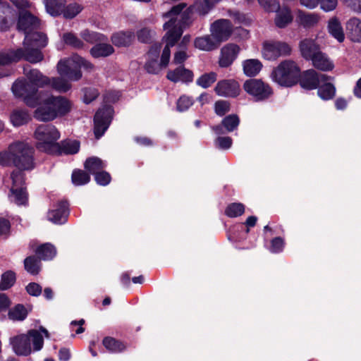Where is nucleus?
Wrapping results in <instances>:
<instances>
[{"label": "nucleus", "instance_id": "f8f14e48", "mask_svg": "<svg viewBox=\"0 0 361 361\" xmlns=\"http://www.w3.org/2000/svg\"><path fill=\"white\" fill-rule=\"evenodd\" d=\"M114 110L110 106H105L97 111L94 116V132L96 138L99 139L108 128L113 115Z\"/></svg>", "mask_w": 361, "mask_h": 361}, {"label": "nucleus", "instance_id": "412c9836", "mask_svg": "<svg viewBox=\"0 0 361 361\" xmlns=\"http://www.w3.org/2000/svg\"><path fill=\"white\" fill-rule=\"evenodd\" d=\"M345 29L348 37L355 42H361V20L353 17L345 23Z\"/></svg>", "mask_w": 361, "mask_h": 361}, {"label": "nucleus", "instance_id": "2f4dec72", "mask_svg": "<svg viewBox=\"0 0 361 361\" xmlns=\"http://www.w3.org/2000/svg\"><path fill=\"white\" fill-rule=\"evenodd\" d=\"M243 73L248 77L257 75L262 68V63L258 59H251L243 61Z\"/></svg>", "mask_w": 361, "mask_h": 361}, {"label": "nucleus", "instance_id": "49530a36", "mask_svg": "<svg viewBox=\"0 0 361 361\" xmlns=\"http://www.w3.org/2000/svg\"><path fill=\"white\" fill-rule=\"evenodd\" d=\"M72 182L75 185H82L90 180V176L82 170H74L72 173Z\"/></svg>", "mask_w": 361, "mask_h": 361}, {"label": "nucleus", "instance_id": "c85d7f7f", "mask_svg": "<svg viewBox=\"0 0 361 361\" xmlns=\"http://www.w3.org/2000/svg\"><path fill=\"white\" fill-rule=\"evenodd\" d=\"M327 30L329 33L338 42L341 43L344 41V31L338 18L333 17L329 20Z\"/></svg>", "mask_w": 361, "mask_h": 361}, {"label": "nucleus", "instance_id": "ddd939ff", "mask_svg": "<svg viewBox=\"0 0 361 361\" xmlns=\"http://www.w3.org/2000/svg\"><path fill=\"white\" fill-rule=\"evenodd\" d=\"M209 31L220 45L231 37L233 25L228 20L219 19L211 24Z\"/></svg>", "mask_w": 361, "mask_h": 361}, {"label": "nucleus", "instance_id": "4c0bfd02", "mask_svg": "<svg viewBox=\"0 0 361 361\" xmlns=\"http://www.w3.org/2000/svg\"><path fill=\"white\" fill-rule=\"evenodd\" d=\"M80 37L83 40L90 44L102 42L107 39L104 35L89 30H82L80 32Z\"/></svg>", "mask_w": 361, "mask_h": 361}, {"label": "nucleus", "instance_id": "bb28decb", "mask_svg": "<svg viewBox=\"0 0 361 361\" xmlns=\"http://www.w3.org/2000/svg\"><path fill=\"white\" fill-rule=\"evenodd\" d=\"M47 42L48 39L45 35L34 30L25 36L23 46L44 47L47 46Z\"/></svg>", "mask_w": 361, "mask_h": 361}, {"label": "nucleus", "instance_id": "052dcab7", "mask_svg": "<svg viewBox=\"0 0 361 361\" xmlns=\"http://www.w3.org/2000/svg\"><path fill=\"white\" fill-rule=\"evenodd\" d=\"M96 182L101 185H106L111 181V176L109 173L101 171L99 173H96L94 176Z\"/></svg>", "mask_w": 361, "mask_h": 361}, {"label": "nucleus", "instance_id": "9d476101", "mask_svg": "<svg viewBox=\"0 0 361 361\" xmlns=\"http://www.w3.org/2000/svg\"><path fill=\"white\" fill-rule=\"evenodd\" d=\"M245 91L251 95L255 101L268 99L273 93L270 86L261 80L250 79L243 85Z\"/></svg>", "mask_w": 361, "mask_h": 361}, {"label": "nucleus", "instance_id": "a878e982", "mask_svg": "<svg viewBox=\"0 0 361 361\" xmlns=\"http://www.w3.org/2000/svg\"><path fill=\"white\" fill-rule=\"evenodd\" d=\"M298 23L306 29L313 28L316 27L320 21L319 14L314 13H305L300 11L298 14Z\"/></svg>", "mask_w": 361, "mask_h": 361}, {"label": "nucleus", "instance_id": "0e129e2a", "mask_svg": "<svg viewBox=\"0 0 361 361\" xmlns=\"http://www.w3.org/2000/svg\"><path fill=\"white\" fill-rule=\"evenodd\" d=\"M179 49H180L174 54L173 62L176 64L183 63L188 58L185 49L182 48Z\"/></svg>", "mask_w": 361, "mask_h": 361}, {"label": "nucleus", "instance_id": "6e6d98bb", "mask_svg": "<svg viewBox=\"0 0 361 361\" xmlns=\"http://www.w3.org/2000/svg\"><path fill=\"white\" fill-rule=\"evenodd\" d=\"M192 6H195V11L201 16H205L214 7L211 4L203 0V2H196Z\"/></svg>", "mask_w": 361, "mask_h": 361}, {"label": "nucleus", "instance_id": "473e14b6", "mask_svg": "<svg viewBox=\"0 0 361 361\" xmlns=\"http://www.w3.org/2000/svg\"><path fill=\"white\" fill-rule=\"evenodd\" d=\"M134 39L131 31H121L111 36L112 43L117 47H126L130 44Z\"/></svg>", "mask_w": 361, "mask_h": 361}, {"label": "nucleus", "instance_id": "7ed1b4c3", "mask_svg": "<svg viewBox=\"0 0 361 361\" xmlns=\"http://www.w3.org/2000/svg\"><path fill=\"white\" fill-rule=\"evenodd\" d=\"M43 333L47 338H49L48 331L41 326L39 331L31 329L26 334H19L10 338V344L13 350L17 355L27 356L32 353L30 341L33 345L35 351L40 350L44 345V339L41 334Z\"/></svg>", "mask_w": 361, "mask_h": 361}, {"label": "nucleus", "instance_id": "bf43d9fd", "mask_svg": "<svg viewBox=\"0 0 361 361\" xmlns=\"http://www.w3.org/2000/svg\"><path fill=\"white\" fill-rule=\"evenodd\" d=\"M232 139L230 137H218L215 140V145L222 149H229L232 145Z\"/></svg>", "mask_w": 361, "mask_h": 361}, {"label": "nucleus", "instance_id": "8fccbe9b", "mask_svg": "<svg viewBox=\"0 0 361 361\" xmlns=\"http://www.w3.org/2000/svg\"><path fill=\"white\" fill-rule=\"evenodd\" d=\"M16 281V274L13 271H7L1 275L0 289L7 290L11 288Z\"/></svg>", "mask_w": 361, "mask_h": 361}, {"label": "nucleus", "instance_id": "c9c22d12", "mask_svg": "<svg viewBox=\"0 0 361 361\" xmlns=\"http://www.w3.org/2000/svg\"><path fill=\"white\" fill-rule=\"evenodd\" d=\"M36 253L40 259L43 260H49L55 257L56 250L53 245L50 243H44L37 249Z\"/></svg>", "mask_w": 361, "mask_h": 361}, {"label": "nucleus", "instance_id": "13d9d810", "mask_svg": "<svg viewBox=\"0 0 361 361\" xmlns=\"http://www.w3.org/2000/svg\"><path fill=\"white\" fill-rule=\"evenodd\" d=\"M215 113L222 116L230 111V104L226 101H218L214 105Z\"/></svg>", "mask_w": 361, "mask_h": 361}, {"label": "nucleus", "instance_id": "338daca9", "mask_svg": "<svg viewBox=\"0 0 361 361\" xmlns=\"http://www.w3.org/2000/svg\"><path fill=\"white\" fill-rule=\"evenodd\" d=\"M27 292L32 296H39L42 293V287L38 283H30L26 286Z\"/></svg>", "mask_w": 361, "mask_h": 361}, {"label": "nucleus", "instance_id": "6e6552de", "mask_svg": "<svg viewBox=\"0 0 361 361\" xmlns=\"http://www.w3.org/2000/svg\"><path fill=\"white\" fill-rule=\"evenodd\" d=\"M15 97H21L25 103L30 107H35L38 104L37 89L25 80H17L11 87Z\"/></svg>", "mask_w": 361, "mask_h": 361}, {"label": "nucleus", "instance_id": "4468645a", "mask_svg": "<svg viewBox=\"0 0 361 361\" xmlns=\"http://www.w3.org/2000/svg\"><path fill=\"white\" fill-rule=\"evenodd\" d=\"M329 77L325 74L319 73L313 69H310L303 73L300 78V85L307 90H314L319 87L322 82H326Z\"/></svg>", "mask_w": 361, "mask_h": 361}, {"label": "nucleus", "instance_id": "774afa93", "mask_svg": "<svg viewBox=\"0 0 361 361\" xmlns=\"http://www.w3.org/2000/svg\"><path fill=\"white\" fill-rule=\"evenodd\" d=\"M152 33L153 32L147 28L141 29L137 34L138 40L142 42H147L150 39Z\"/></svg>", "mask_w": 361, "mask_h": 361}, {"label": "nucleus", "instance_id": "dca6fc26", "mask_svg": "<svg viewBox=\"0 0 361 361\" xmlns=\"http://www.w3.org/2000/svg\"><path fill=\"white\" fill-rule=\"evenodd\" d=\"M240 47L235 44H228L221 49L219 63L221 67L226 68L231 66L237 58Z\"/></svg>", "mask_w": 361, "mask_h": 361}, {"label": "nucleus", "instance_id": "f03ea898", "mask_svg": "<svg viewBox=\"0 0 361 361\" xmlns=\"http://www.w3.org/2000/svg\"><path fill=\"white\" fill-rule=\"evenodd\" d=\"M35 149L25 142L16 141L9 145L7 150L0 152V165L13 164L18 169L31 170L35 167Z\"/></svg>", "mask_w": 361, "mask_h": 361}, {"label": "nucleus", "instance_id": "603ef678", "mask_svg": "<svg viewBox=\"0 0 361 361\" xmlns=\"http://www.w3.org/2000/svg\"><path fill=\"white\" fill-rule=\"evenodd\" d=\"M63 39L66 44L72 46L76 49L85 48V44L74 34L68 32L66 33L63 36Z\"/></svg>", "mask_w": 361, "mask_h": 361}, {"label": "nucleus", "instance_id": "79ce46f5", "mask_svg": "<svg viewBox=\"0 0 361 361\" xmlns=\"http://www.w3.org/2000/svg\"><path fill=\"white\" fill-rule=\"evenodd\" d=\"M103 345L107 350L114 353H120L126 348L122 343L111 337L104 338Z\"/></svg>", "mask_w": 361, "mask_h": 361}, {"label": "nucleus", "instance_id": "7c9ffc66", "mask_svg": "<svg viewBox=\"0 0 361 361\" xmlns=\"http://www.w3.org/2000/svg\"><path fill=\"white\" fill-rule=\"evenodd\" d=\"M114 52V47L106 43L97 42V44L93 46L90 53L93 58L98 59L102 57H107Z\"/></svg>", "mask_w": 361, "mask_h": 361}, {"label": "nucleus", "instance_id": "423d86ee", "mask_svg": "<svg viewBox=\"0 0 361 361\" xmlns=\"http://www.w3.org/2000/svg\"><path fill=\"white\" fill-rule=\"evenodd\" d=\"M83 68L87 72L94 70V66L90 61L77 54L71 58L61 60L57 64V70L61 75L66 76L71 80L76 81L81 78L80 71H73L74 67Z\"/></svg>", "mask_w": 361, "mask_h": 361}, {"label": "nucleus", "instance_id": "c03bdc74", "mask_svg": "<svg viewBox=\"0 0 361 361\" xmlns=\"http://www.w3.org/2000/svg\"><path fill=\"white\" fill-rule=\"evenodd\" d=\"M324 84L319 87L318 95L324 100L332 99L335 95V87L329 82H324Z\"/></svg>", "mask_w": 361, "mask_h": 361}, {"label": "nucleus", "instance_id": "4be33fe9", "mask_svg": "<svg viewBox=\"0 0 361 361\" xmlns=\"http://www.w3.org/2000/svg\"><path fill=\"white\" fill-rule=\"evenodd\" d=\"M278 7L274 11L276 12L275 24L279 28H284L288 26L293 19L291 11L286 6L279 8V4L276 1Z\"/></svg>", "mask_w": 361, "mask_h": 361}, {"label": "nucleus", "instance_id": "0eeeda50", "mask_svg": "<svg viewBox=\"0 0 361 361\" xmlns=\"http://www.w3.org/2000/svg\"><path fill=\"white\" fill-rule=\"evenodd\" d=\"M300 77V69L297 64L290 60L280 63L272 71L274 82L284 87H291L297 83Z\"/></svg>", "mask_w": 361, "mask_h": 361}, {"label": "nucleus", "instance_id": "72a5a7b5", "mask_svg": "<svg viewBox=\"0 0 361 361\" xmlns=\"http://www.w3.org/2000/svg\"><path fill=\"white\" fill-rule=\"evenodd\" d=\"M47 12L52 16H57L62 14L66 5V0H44Z\"/></svg>", "mask_w": 361, "mask_h": 361}, {"label": "nucleus", "instance_id": "4d7b16f0", "mask_svg": "<svg viewBox=\"0 0 361 361\" xmlns=\"http://www.w3.org/2000/svg\"><path fill=\"white\" fill-rule=\"evenodd\" d=\"M193 104V100L188 96H181L177 102V109L183 111L188 109Z\"/></svg>", "mask_w": 361, "mask_h": 361}, {"label": "nucleus", "instance_id": "aec40b11", "mask_svg": "<svg viewBox=\"0 0 361 361\" xmlns=\"http://www.w3.org/2000/svg\"><path fill=\"white\" fill-rule=\"evenodd\" d=\"M300 50L302 56L307 60L314 59V57L320 53V48L318 44H316L314 40L311 39H305L300 43Z\"/></svg>", "mask_w": 361, "mask_h": 361}, {"label": "nucleus", "instance_id": "c756f323", "mask_svg": "<svg viewBox=\"0 0 361 361\" xmlns=\"http://www.w3.org/2000/svg\"><path fill=\"white\" fill-rule=\"evenodd\" d=\"M23 57V49L8 50L0 53V65H8L16 63Z\"/></svg>", "mask_w": 361, "mask_h": 361}, {"label": "nucleus", "instance_id": "393cba45", "mask_svg": "<svg viewBox=\"0 0 361 361\" xmlns=\"http://www.w3.org/2000/svg\"><path fill=\"white\" fill-rule=\"evenodd\" d=\"M240 123V119L235 114H231L226 116L221 121V126H216L212 128V130L217 135L224 133L223 127L228 131L232 132L237 129Z\"/></svg>", "mask_w": 361, "mask_h": 361}, {"label": "nucleus", "instance_id": "f704fd0d", "mask_svg": "<svg viewBox=\"0 0 361 361\" xmlns=\"http://www.w3.org/2000/svg\"><path fill=\"white\" fill-rule=\"evenodd\" d=\"M10 120L14 126H20L30 120V116L26 111L17 109L11 113Z\"/></svg>", "mask_w": 361, "mask_h": 361}, {"label": "nucleus", "instance_id": "a18cd8bd", "mask_svg": "<svg viewBox=\"0 0 361 361\" xmlns=\"http://www.w3.org/2000/svg\"><path fill=\"white\" fill-rule=\"evenodd\" d=\"M24 266L28 273L36 275L40 269V261L35 257H28L24 260Z\"/></svg>", "mask_w": 361, "mask_h": 361}, {"label": "nucleus", "instance_id": "f257e3e1", "mask_svg": "<svg viewBox=\"0 0 361 361\" xmlns=\"http://www.w3.org/2000/svg\"><path fill=\"white\" fill-rule=\"evenodd\" d=\"M186 6L185 3H180L162 14L164 18H168L163 25L164 30H168L163 37V41L166 43V50L164 53L165 62L169 57V48L177 43L183 30L189 27L194 21L195 6Z\"/></svg>", "mask_w": 361, "mask_h": 361}, {"label": "nucleus", "instance_id": "6ab92c4d", "mask_svg": "<svg viewBox=\"0 0 361 361\" xmlns=\"http://www.w3.org/2000/svg\"><path fill=\"white\" fill-rule=\"evenodd\" d=\"M193 44L196 49L204 51H212L220 46L212 34L196 37Z\"/></svg>", "mask_w": 361, "mask_h": 361}, {"label": "nucleus", "instance_id": "b1692460", "mask_svg": "<svg viewBox=\"0 0 361 361\" xmlns=\"http://www.w3.org/2000/svg\"><path fill=\"white\" fill-rule=\"evenodd\" d=\"M24 73L29 80V83L35 86L37 90L39 87H44L50 83V78L44 75L37 69H32L28 72L24 70Z\"/></svg>", "mask_w": 361, "mask_h": 361}, {"label": "nucleus", "instance_id": "a211bd4d", "mask_svg": "<svg viewBox=\"0 0 361 361\" xmlns=\"http://www.w3.org/2000/svg\"><path fill=\"white\" fill-rule=\"evenodd\" d=\"M166 78L173 82H190L193 80V73L191 71L180 66L174 70L168 71Z\"/></svg>", "mask_w": 361, "mask_h": 361}, {"label": "nucleus", "instance_id": "9b49d317", "mask_svg": "<svg viewBox=\"0 0 361 361\" xmlns=\"http://www.w3.org/2000/svg\"><path fill=\"white\" fill-rule=\"evenodd\" d=\"M160 49L161 47L159 45L155 44L151 47L147 54V61L145 67L147 71L149 73H158L162 68L166 67L169 63L171 57V48H169V57L166 60V62H165L164 60V53L166 50V46L164 47L161 54L160 63H159L157 59L159 56Z\"/></svg>", "mask_w": 361, "mask_h": 361}, {"label": "nucleus", "instance_id": "5701e85b", "mask_svg": "<svg viewBox=\"0 0 361 361\" xmlns=\"http://www.w3.org/2000/svg\"><path fill=\"white\" fill-rule=\"evenodd\" d=\"M67 207V202H60L57 209L49 212L47 215L48 219L54 224H61L65 223L68 216Z\"/></svg>", "mask_w": 361, "mask_h": 361}, {"label": "nucleus", "instance_id": "ea45409f", "mask_svg": "<svg viewBox=\"0 0 361 361\" xmlns=\"http://www.w3.org/2000/svg\"><path fill=\"white\" fill-rule=\"evenodd\" d=\"M80 143L76 140L63 141L61 146L59 145V154L64 153L66 154H75L79 151Z\"/></svg>", "mask_w": 361, "mask_h": 361}, {"label": "nucleus", "instance_id": "37998d69", "mask_svg": "<svg viewBox=\"0 0 361 361\" xmlns=\"http://www.w3.org/2000/svg\"><path fill=\"white\" fill-rule=\"evenodd\" d=\"M25 52L23 51V59L30 63H37L42 61L44 56L38 49H30V46L24 47Z\"/></svg>", "mask_w": 361, "mask_h": 361}, {"label": "nucleus", "instance_id": "20e7f679", "mask_svg": "<svg viewBox=\"0 0 361 361\" xmlns=\"http://www.w3.org/2000/svg\"><path fill=\"white\" fill-rule=\"evenodd\" d=\"M72 107L71 102L64 97H50L35 111L34 117L40 121H49L68 114Z\"/></svg>", "mask_w": 361, "mask_h": 361}, {"label": "nucleus", "instance_id": "5fc2aeb1", "mask_svg": "<svg viewBox=\"0 0 361 361\" xmlns=\"http://www.w3.org/2000/svg\"><path fill=\"white\" fill-rule=\"evenodd\" d=\"M82 10V7L77 3H73L64 6V10L62 12L63 16L66 18H73L77 16Z\"/></svg>", "mask_w": 361, "mask_h": 361}, {"label": "nucleus", "instance_id": "09e8293b", "mask_svg": "<svg viewBox=\"0 0 361 361\" xmlns=\"http://www.w3.org/2000/svg\"><path fill=\"white\" fill-rule=\"evenodd\" d=\"M27 312L25 308L22 305H18L13 309L10 310L8 312L9 319L13 321H23L27 317Z\"/></svg>", "mask_w": 361, "mask_h": 361}, {"label": "nucleus", "instance_id": "3c124183", "mask_svg": "<svg viewBox=\"0 0 361 361\" xmlns=\"http://www.w3.org/2000/svg\"><path fill=\"white\" fill-rule=\"evenodd\" d=\"M245 212V207L241 203H232L229 204L225 211L226 214L231 218L242 215Z\"/></svg>", "mask_w": 361, "mask_h": 361}, {"label": "nucleus", "instance_id": "a19ab883", "mask_svg": "<svg viewBox=\"0 0 361 361\" xmlns=\"http://www.w3.org/2000/svg\"><path fill=\"white\" fill-rule=\"evenodd\" d=\"M54 90L59 92H66L71 87V85L62 78H50L49 85Z\"/></svg>", "mask_w": 361, "mask_h": 361}, {"label": "nucleus", "instance_id": "f3484780", "mask_svg": "<svg viewBox=\"0 0 361 361\" xmlns=\"http://www.w3.org/2000/svg\"><path fill=\"white\" fill-rule=\"evenodd\" d=\"M215 91L222 97H236L240 92L239 84L233 80H225L217 83Z\"/></svg>", "mask_w": 361, "mask_h": 361}, {"label": "nucleus", "instance_id": "cd10ccee", "mask_svg": "<svg viewBox=\"0 0 361 361\" xmlns=\"http://www.w3.org/2000/svg\"><path fill=\"white\" fill-rule=\"evenodd\" d=\"M314 68L322 71H331L334 68L333 61L322 51L318 53L312 61Z\"/></svg>", "mask_w": 361, "mask_h": 361}, {"label": "nucleus", "instance_id": "680f3d73", "mask_svg": "<svg viewBox=\"0 0 361 361\" xmlns=\"http://www.w3.org/2000/svg\"><path fill=\"white\" fill-rule=\"evenodd\" d=\"M83 102L85 104H89L92 102L99 94L97 90L94 88H85L83 90Z\"/></svg>", "mask_w": 361, "mask_h": 361}, {"label": "nucleus", "instance_id": "864d4df0", "mask_svg": "<svg viewBox=\"0 0 361 361\" xmlns=\"http://www.w3.org/2000/svg\"><path fill=\"white\" fill-rule=\"evenodd\" d=\"M216 80V75L214 73H205L197 80V84L203 87L207 88L211 86Z\"/></svg>", "mask_w": 361, "mask_h": 361}, {"label": "nucleus", "instance_id": "e2e57ef3", "mask_svg": "<svg viewBox=\"0 0 361 361\" xmlns=\"http://www.w3.org/2000/svg\"><path fill=\"white\" fill-rule=\"evenodd\" d=\"M321 8L326 11L329 12L334 11L338 4V0H320L319 1Z\"/></svg>", "mask_w": 361, "mask_h": 361}, {"label": "nucleus", "instance_id": "e433bc0d", "mask_svg": "<svg viewBox=\"0 0 361 361\" xmlns=\"http://www.w3.org/2000/svg\"><path fill=\"white\" fill-rule=\"evenodd\" d=\"M84 166L95 176L96 173L100 172L105 167V164L98 157H91L85 161Z\"/></svg>", "mask_w": 361, "mask_h": 361}, {"label": "nucleus", "instance_id": "58836bf2", "mask_svg": "<svg viewBox=\"0 0 361 361\" xmlns=\"http://www.w3.org/2000/svg\"><path fill=\"white\" fill-rule=\"evenodd\" d=\"M8 198L11 202H14L18 205H25L27 202V194L25 188H20L13 192L10 190Z\"/></svg>", "mask_w": 361, "mask_h": 361}, {"label": "nucleus", "instance_id": "2eb2a0df", "mask_svg": "<svg viewBox=\"0 0 361 361\" xmlns=\"http://www.w3.org/2000/svg\"><path fill=\"white\" fill-rule=\"evenodd\" d=\"M39 27L37 18L30 12L22 11L19 14L18 29L24 32L25 35L30 34Z\"/></svg>", "mask_w": 361, "mask_h": 361}, {"label": "nucleus", "instance_id": "69168bd1", "mask_svg": "<svg viewBox=\"0 0 361 361\" xmlns=\"http://www.w3.org/2000/svg\"><path fill=\"white\" fill-rule=\"evenodd\" d=\"M284 243L282 238L277 237L271 240V245L270 250L272 252L277 253L282 251Z\"/></svg>", "mask_w": 361, "mask_h": 361}, {"label": "nucleus", "instance_id": "1a4fd4ad", "mask_svg": "<svg viewBox=\"0 0 361 361\" xmlns=\"http://www.w3.org/2000/svg\"><path fill=\"white\" fill-rule=\"evenodd\" d=\"M291 47L283 41H267L263 43L262 54L264 59L274 61L279 57L290 55Z\"/></svg>", "mask_w": 361, "mask_h": 361}, {"label": "nucleus", "instance_id": "39448f33", "mask_svg": "<svg viewBox=\"0 0 361 361\" xmlns=\"http://www.w3.org/2000/svg\"><path fill=\"white\" fill-rule=\"evenodd\" d=\"M34 137L36 140V147L39 150L49 154H56L59 150L57 141L60 138V133L54 126L50 124L39 126L35 130Z\"/></svg>", "mask_w": 361, "mask_h": 361}, {"label": "nucleus", "instance_id": "de8ad7c7", "mask_svg": "<svg viewBox=\"0 0 361 361\" xmlns=\"http://www.w3.org/2000/svg\"><path fill=\"white\" fill-rule=\"evenodd\" d=\"M11 178L12 180V186L11 188V192H14L17 190H20V188H24L23 185L25 183L24 173L22 170L14 171L11 174Z\"/></svg>", "mask_w": 361, "mask_h": 361}]
</instances>
